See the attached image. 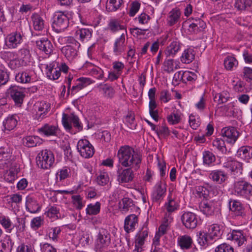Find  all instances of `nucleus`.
I'll return each mask as SVG.
<instances>
[{"label":"nucleus","instance_id":"obj_1","mask_svg":"<svg viewBox=\"0 0 252 252\" xmlns=\"http://www.w3.org/2000/svg\"><path fill=\"white\" fill-rule=\"evenodd\" d=\"M117 157L122 166L135 170L139 168L141 162L140 156L132 147L128 145L121 146L118 151Z\"/></svg>","mask_w":252,"mask_h":252},{"label":"nucleus","instance_id":"obj_2","mask_svg":"<svg viewBox=\"0 0 252 252\" xmlns=\"http://www.w3.org/2000/svg\"><path fill=\"white\" fill-rule=\"evenodd\" d=\"M36 160L38 167L43 169H48L54 163V155L51 151L43 150L39 153L36 158Z\"/></svg>","mask_w":252,"mask_h":252},{"label":"nucleus","instance_id":"obj_3","mask_svg":"<svg viewBox=\"0 0 252 252\" xmlns=\"http://www.w3.org/2000/svg\"><path fill=\"white\" fill-rule=\"evenodd\" d=\"M69 25V18L63 12H57L54 16L52 27L55 32H61L65 30Z\"/></svg>","mask_w":252,"mask_h":252},{"label":"nucleus","instance_id":"obj_4","mask_svg":"<svg viewBox=\"0 0 252 252\" xmlns=\"http://www.w3.org/2000/svg\"><path fill=\"white\" fill-rule=\"evenodd\" d=\"M62 123L65 129L68 130H70L72 129V125L77 131H80L83 129V126L80 122L79 118L73 114L68 115L63 113Z\"/></svg>","mask_w":252,"mask_h":252},{"label":"nucleus","instance_id":"obj_5","mask_svg":"<svg viewBox=\"0 0 252 252\" xmlns=\"http://www.w3.org/2000/svg\"><path fill=\"white\" fill-rule=\"evenodd\" d=\"M111 243L110 234L105 229L100 228L95 241V248L102 251L107 248Z\"/></svg>","mask_w":252,"mask_h":252},{"label":"nucleus","instance_id":"obj_6","mask_svg":"<svg viewBox=\"0 0 252 252\" xmlns=\"http://www.w3.org/2000/svg\"><path fill=\"white\" fill-rule=\"evenodd\" d=\"M8 97H10L15 105L21 106L25 97L24 91L17 86H12L7 90Z\"/></svg>","mask_w":252,"mask_h":252},{"label":"nucleus","instance_id":"obj_7","mask_svg":"<svg viewBox=\"0 0 252 252\" xmlns=\"http://www.w3.org/2000/svg\"><path fill=\"white\" fill-rule=\"evenodd\" d=\"M78 151L80 155L84 158H90L94 153V149L90 142L86 139H80L77 145Z\"/></svg>","mask_w":252,"mask_h":252},{"label":"nucleus","instance_id":"obj_8","mask_svg":"<svg viewBox=\"0 0 252 252\" xmlns=\"http://www.w3.org/2000/svg\"><path fill=\"white\" fill-rule=\"evenodd\" d=\"M183 225L187 229H193L196 227L198 218L196 214L191 212H185L181 217Z\"/></svg>","mask_w":252,"mask_h":252},{"label":"nucleus","instance_id":"obj_9","mask_svg":"<svg viewBox=\"0 0 252 252\" xmlns=\"http://www.w3.org/2000/svg\"><path fill=\"white\" fill-rule=\"evenodd\" d=\"M235 192L240 196L248 198L252 195V186L244 181L237 182L234 185Z\"/></svg>","mask_w":252,"mask_h":252},{"label":"nucleus","instance_id":"obj_10","mask_svg":"<svg viewBox=\"0 0 252 252\" xmlns=\"http://www.w3.org/2000/svg\"><path fill=\"white\" fill-rule=\"evenodd\" d=\"M23 35L20 32H13L7 35L5 39V45L8 48H17L23 41Z\"/></svg>","mask_w":252,"mask_h":252},{"label":"nucleus","instance_id":"obj_11","mask_svg":"<svg viewBox=\"0 0 252 252\" xmlns=\"http://www.w3.org/2000/svg\"><path fill=\"white\" fill-rule=\"evenodd\" d=\"M132 168L123 169L119 168L117 172V181L120 184L127 183L131 182L134 177Z\"/></svg>","mask_w":252,"mask_h":252},{"label":"nucleus","instance_id":"obj_12","mask_svg":"<svg viewBox=\"0 0 252 252\" xmlns=\"http://www.w3.org/2000/svg\"><path fill=\"white\" fill-rule=\"evenodd\" d=\"M228 203L230 211L233 212L235 216L241 217L242 218L246 217V211L245 208L240 201L230 199Z\"/></svg>","mask_w":252,"mask_h":252},{"label":"nucleus","instance_id":"obj_13","mask_svg":"<svg viewBox=\"0 0 252 252\" xmlns=\"http://www.w3.org/2000/svg\"><path fill=\"white\" fill-rule=\"evenodd\" d=\"M227 239L233 241L238 246H241L245 243L247 238L244 230L233 229L228 234Z\"/></svg>","mask_w":252,"mask_h":252},{"label":"nucleus","instance_id":"obj_14","mask_svg":"<svg viewBox=\"0 0 252 252\" xmlns=\"http://www.w3.org/2000/svg\"><path fill=\"white\" fill-rule=\"evenodd\" d=\"M187 23L189 24V31L194 34L202 32L206 27V23L199 18L189 19L187 21Z\"/></svg>","mask_w":252,"mask_h":252},{"label":"nucleus","instance_id":"obj_15","mask_svg":"<svg viewBox=\"0 0 252 252\" xmlns=\"http://www.w3.org/2000/svg\"><path fill=\"white\" fill-rule=\"evenodd\" d=\"M221 132L223 137L229 143H234L239 136L238 131L232 126L222 128Z\"/></svg>","mask_w":252,"mask_h":252},{"label":"nucleus","instance_id":"obj_16","mask_svg":"<svg viewBox=\"0 0 252 252\" xmlns=\"http://www.w3.org/2000/svg\"><path fill=\"white\" fill-rule=\"evenodd\" d=\"M223 167L227 168L231 172H241L243 170V164L236 159L229 157L223 165Z\"/></svg>","mask_w":252,"mask_h":252},{"label":"nucleus","instance_id":"obj_17","mask_svg":"<svg viewBox=\"0 0 252 252\" xmlns=\"http://www.w3.org/2000/svg\"><path fill=\"white\" fill-rule=\"evenodd\" d=\"M166 190V184L163 182H158L155 186L154 190L152 194V199L154 201H158L162 199Z\"/></svg>","mask_w":252,"mask_h":252},{"label":"nucleus","instance_id":"obj_18","mask_svg":"<svg viewBox=\"0 0 252 252\" xmlns=\"http://www.w3.org/2000/svg\"><path fill=\"white\" fill-rule=\"evenodd\" d=\"M209 178L213 182L221 184L225 182L228 179V176L224 171L216 170L212 171L209 175Z\"/></svg>","mask_w":252,"mask_h":252},{"label":"nucleus","instance_id":"obj_19","mask_svg":"<svg viewBox=\"0 0 252 252\" xmlns=\"http://www.w3.org/2000/svg\"><path fill=\"white\" fill-rule=\"evenodd\" d=\"M79 48L71 45H67L62 48L61 51L66 58L71 62L77 57Z\"/></svg>","mask_w":252,"mask_h":252},{"label":"nucleus","instance_id":"obj_20","mask_svg":"<svg viewBox=\"0 0 252 252\" xmlns=\"http://www.w3.org/2000/svg\"><path fill=\"white\" fill-rule=\"evenodd\" d=\"M138 223L137 216L131 214L127 216L125 220L124 229L127 233L132 232L135 229V225Z\"/></svg>","mask_w":252,"mask_h":252},{"label":"nucleus","instance_id":"obj_21","mask_svg":"<svg viewBox=\"0 0 252 252\" xmlns=\"http://www.w3.org/2000/svg\"><path fill=\"white\" fill-rule=\"evenodd\" d=\"M38 48L46 54H50L53 52V46L51 41L47 38H42L36 41Z\"/></svg>","mask_w":252,"mask_h":252},{"label":"nucleus","instance_id":"obj_22","mask_svg":"<svg viewBox=\"0 0 252 252\" xmlns=\"http://www.w3.org/2000/svg\"><path fill=\"white\" fill-rule=\"evenodd\" d=\"M34 109L37 111L36 115H39L38 119H42L45 114L48 112L50 109V104L46 101H42L36 102L34 105Z\"/></svg>","mask_w":252,"mask_h":252},{"label":"nucleus","instance_id":"obj_23","mask_svg":"<svg viewBox=\"0 0 252 252\" xmlns=\"http://www.w3.org/2000/svg\"><path fill=\"white\" fill-rule=\"evenodd\" d=\"M181 12L177 8L171 10L167 18V23L169 26H173L180 21Z\"/></svg>","mask_w":252,"mask_h":252},{"label":"nucleus","instance_id":"obj_24","mask_svg":"<svg viewBox=\"0 0 252 252\" xmlns=\"http://www.w3.org/2000/svg\"><path fill=\"white\" fill-rule=\"evenodd\" d=\"M125 33H122L121 36L116 39L113 47V53L115 55H121L126 49Z\"/></svg>","mask_w":252,"mask_h":252},{"label":"nucleus","instance_id":"obj_25","mask_svg":"<svg viewBox=\"0 0 252 252\" xmlns=\"http://www.w3.org/2000/svg\"><path fill=\"white\" fill-rule=\"evenodd\" d=\"M58 131V127L57 126L49 124H45L38 129L39 133L46 136H56Z\"/></svg>","mask_w":252,"mask_h":252},{"label":"nucleus","instance_id":"obj_26","mask_svg":"<svg viewBox=\"0 0 252 252\" xmlns=\"http://www.w3.org/2000/svg\"><path fill=\"white\" fill-rule=\"evenodd\" d=\"M92 83L91 80L89 78L80 77L77 79L76 83L71 88V94L77 93Z\"/></svg>","mask_w":252,"mask_h":252},{"label":"nucleus","instance_id":"obj_27","mask_svg":"<svg viewBox=\"0 0 252 252\" xmlns=\"http://www.w3.org/2000/svg\"><path fill=\"white\" fill-rule=\"evenodd\" d=\"M26 210L31 213H36L40 209V207L37 201L33 197L28 196L26 201Z\"/></svg>","mask_w":252,"mask_h":252},{"label":"nucleus","instance_id":"obj_28","mask_svg":"<svg viewBox=\"0 0 252 252\" xmlns=\"http://www.w3.org/2000/svg\"><path fill=\"white\" fill-rule=\"evenodd\" d=\"M97 88L99 92L106 98H112L114 95V90L108 84L101 83L97 86Z\"/></svg>","mask_w":252,"mask_h":252},{"label":"nucleus","instance_id":"obj_29","mask_svg":"<svg viewBox=\"0 0 252 252\" xmlns=\"http://www.w3.org/2000/svg\"><path fill=\"white\" fill-rule=\"evenodd\" d=\"M222 226L216 223L209 225L208 234L209 238L212 240L214 237H220L222 233Z\"/></svg>","mask_w":252,"mask_h":252},{"label":"nucleus","instance_id":"obj_30","mask_svg":"<svg viewBox=\"0 0 252 252\" xmlns=\"http://www.w3.org/2000/svg\"><path fill=\"white\" fill-rule=\"evenodd\" d=\"M193 241L190 236L188 235L181 236L178 238V244L183 250H188L191 247Z\"/></svg>","mask_w":252,"mask_h":252},{"label":"nucleus","instance_id":"obj_31","mask_svg":"<svg viewBox=\"0 0 252 252\" xmlns=\"http://www.w3.org/2000/svg\"><path fill=\"white\" fill-rule=\"evenodd\" d=\"M92 35V31L88 29H79L75 33V37L82 42L89 40Z\"/></svg>","mask_w":252,"mask_h":252},{"label":"nucleus","instance_id":"obj_32","mask_svg":"<svg viewBox=\"0 0 252 252\" xmlns=\"http://www.w3.org/2000/svg\"><path fill=\"white\" fill-rule=\"evenodd\" d=\"M34 29L36 31H41L45 27V21L37 13H34L32 16Z\"/></svg>","mask_w":252,"mask_h":252},{"label":"nucleus","instance_id":"obj_33","mask_svg":"<svg viewBox=\"0 0 252 252\" xmlns=\"http://www.w3.org/2000/svg\"><path fill=\"white\" fill-rule=\"evenodd\" d=\"M181 46V43L177 40L171 42L165 51L166 56H174L180 50Z\"/></svg>","mask_w":252,"mask_h":252},{"label":"nucleus","instance_id":"obj_34","mask_svg":"<svg viewBox=\"0 0 252 252\" xmlns=\"http://www.w3.org/2000/svg\"><path fill=\"white\" fill-rule=\"evenodd\" d=\"M199 207L201 212L207 216H211L214 214V206L213 203L211 201H202Z\"/></svg>","mask_w":252,"mask_h":252},{"label":"nucleus","instance_id":"obj_35","mask_svg":"<svg viewBox=\"0 0 252 252\" xmlns=\"http://www.w3.org/2000/svg\"><path fill=\"white\" fill-rule=\"evenodd\" d=\"M119 204L120 210L123 213L127 212L134 206L132 200L128 197L123 198Z\"/></svg>","mask_w":252,"mask_h":252},{"label":"nucleus","instance_id":"obj_36","mask_svg":"<svg viewBox=\"0 0 252 252\" xmlns=\"http://www.w3.org/2000/svg\"><path fill=\"white\" fill-rule=\"evenodd\" d=\"M195 57V53L192 49L189 48L184 50L181 58V60L184 63H191Z\"/></svg>","mask_w":252,"mask_h":252},{"label":"nucleus","instance_id":"obj_37","mask_svg":"<svg viewBox=\"0 0 252 252\" xmlns=\"http://www.w3.org/2000/svg\"><path fill=\"white\" fill-rule=\"evenodd\" d=\"M16 115H12L8 117L3 122L4 128L5 130L10 131L14 129L17 124V120Z\"/></svg>","mask_w":252,"mask_h":252},{"label":"nucleus","instance_id":"obj_38","mask_svg":"<svg viewBox=\"0 0 252 252\" xmlns=\"http://www.w3.org/2000/svg\"><path fill=\"white\" fill-rule=\"evenodd\" d=\"M24 144L28 147L36 146L40 143V139L38 136H28L23 139Z\"/></svg>","mask_w":252,"mask_h":252},{"label":"nucleus","instance_id":"obj_39","mask_svg":"<svg viewBox=\"0 0 252 252\" xmlns=\"http://www.w3.org/2000/svg\"><path fill=\"white\" fill-rule=\"evenodd\" d=\"M2 250L5 252H10L13 247L14 242L12 241L10 236L6 235L1 241Z\"/></svg>","mask_w":252,"mask_h":252},{"label":"nucleus","instance_id":"obj_40","mask_svg":"<svg viewBox=\"0 0 252 252\" xmlns=\"http://www.w3.org/2000/svg\"><path fill=\"white\" fill-rule=\"evenodd\" d=\"M15 80L22 84L29 83L32 81V78L28 72L21 71L16 74Z\"/></svg>","mask_w":252,"mask_h":252},{"label":"nucleus","instance_id":"obj_41","mask_svg":"<svg viewBox=\"0 0 252 252\" xmlns=\"http://www.w3.org/2000/svg\"><path fill=\"white\" fill-rule=\"evenodd\" d=\"M108 29L112 32H116L119 30H123V33H125V35L127 33L125 26L120 24V22L116 20H112L108 24Z\"/></svg>","mask_w":252,"mask_h":252},{"label":"nucleus","instance_id":"obj_42","mask_svg":"<svg viewBox=\"0 0 252 252\" xmlns=\"http://www.w3.org/2000/svg\"><path fill=\"white\" fill-rule=\"evenodd\" d=\"M238 152L241 158L247 162H249V160L252 158V147H242L239 149Z\"/></svg>","mask_w":252,"mask_h":252},{"label":"nucleus","instance_id":"obj_43","mask_svg":"<svg viewBox=\"0 0 252 252\" xmlns=\"http://www.w3.org/2000/svg\"><path fill=\"white\" fill-rule=\"evenodd\" d=\"M123 0H107L106 8L109 12L117 11L121 6Z\"/></svg>","mask_w":252,"mask_h":252},{"label":"nucleus","instance_id":"obj_44","mask_svg":"<svg viewBox=\"0 0 252 252\" xmlns=\"http://www.w3.org/2000/svg\"><path fill=\"white\" fill-rule=\"evenodd\" d=\"M252 5V0H237L235 3V7L237 10H247Z\"/></svg>","mask_w":252,"mask_h":252},{"label":"nucleus","instance_id":"obj_45","mask_svg":"<svg viewBox=\"0 0 252 252\" xmlns=\"http://www.w3.org/2000/svg\"><path fill=\"white\" fill-rule=\"evenodd\" d=\"M230 98V94L227 91H223L220 93L216 94L214 100L219 104L226 102Z\"/></svg>","mask_w":252,"mask_h":252},{"label":"nucleus","instance_id":"obj_46","mask_svg":"<svg viewBox=\"0 0 252 252\" xmlns=\"http://www.w3.org/2000/svg\"><path fill=\"white\" fill-rule=\"evenodd\" d=\"M46 75L47 77L52 80H56L59 78L61 75V69L57 68H54L53 66L47 67Z\"/></svg>","mask_w":252,"mask_h":252},{"label":"nucleus","instance_id":"obj_47","mask_svg":"<svg viewBox=\"0 0 252 252\" xmlns=\"http://www.w3.org/2000/svg\"><path fill=\"white\" fill-rule=\"evenodd\" d=\"M100 209V203L96 202L94 204H90L86 208V213L89 215H95L98 214Z\"/></svg>","mask_w":252,"mask_h":252},{"label":"nucleus","instance_id":"obj_48","mask_svg":"<svg viewBox=\"0 0 252 252\" xmlns=\"http://www.w3.org/2000/svg\"><path fill=\"white\" fill-rule=\"evenodd\" d=\"M59 212L60 208L59 206L54 205L51 206L44 214L49 218L57 219L58 218Z\"/></svg>","mask_w":252,"mask_h":252},{"label":"nucleus","instance_id":"obj_49","mask_svg":"<svg viewBox=\"0 0 252 252\" xmlns=\"http://www.w3.org/2000/svg\"><path fill=\"white\" fill-rule=\"evenodd\" d=\"M213 146L216 148L222 153H226L227 149L225 147L224 140L216 138L213 141Z\"/></svg>","mask_w":252,"mask_h":252},{"label":"nucleus","instance_id":"obj_50","mask_svg":"<svg viewBox=\"0 0 252 252\" xmlns=\"http://www.w3.org/2000/svg\"><path fill=\"white\" fill-rule=\"evenodd\" d=\"M167 120L168 122L170 125H176L179 123L181 120V117L180 114L178 112H173L167 117Z\"/></svg>","mask_w":252,"mask_h":252},{"label":"nucleus","instance_id":"obj_51","mask_svg":"<svg viewBox=\"0 0 252 252\" xmlns=\"http://www.w3.org/2000/svg\"><path fill=\"white\" fill-rule=\"evenodd\" d=\"M0 224L9 232L11 230L12 222L7 216L2 215L0 216Z\"/></svg>","mask_w":252,"mask_h":252},{"label":"nucleus","instance_id":"obj_52","mask_svg":"<svg viewBox=\"0 0 252 252\" xmlns=\"http://www.w3.org/2000/svg\"><path fill=\"white\" fill-rule=\"evenodd\" d=\"M96 181L100 186L106 185L109 181L108 174L105 172H100L96 178Z\"/></svg>","mask_w":252,"mask_h":252},{"label":"nucleus","instance_id":"obj_53","mask_svg":"<svg viewBox=\"0 0 252 252\" xmlns=\"http://www.w3.org/2000/svg\"><path fill=\"white\" fill-rule=\"evenodd\" d=\"M183 83L188 82H193L197 79V75L193 72L189 71H185L183 72Z\"/></svg>","mask_w":252,"mask_h":252},{"label":"nucleus","instance_id":"obj_54","mask_svg":"<svg viewBox=\"0 0 252 252\" xmlns=\"http://www.w3.org/2000/svg\"><path fill=\"white\" fill-rule=\"evenodd\" d=\"M204 163L210 165L216 160L215 155L210 151H205L203 154Z\"/></svg>","mask_w":252,"mask_h":252},{"label":"nucleus","instance_id":"obj_55","mask_svg":"<svg viewBox=\"0 0 252 252\" xmlns=\"http://www.w3.org/2000/svg\"><path fill=\"white\" fill-rule=\"evenodd\" d=\"M198 236L197 242L201 246H205L210 243L209 237L205 232H200Z\"/></svg>","mask_w":252,"mask_h":252},{"label":"nucleus","instance_id":"obj_56","mask_svg":"<svg viewBox=\"0 0 252 252\" xmlns=\"http://www.w3.org/2000/svg\"><path fill=\"white\" fill-rule=\"evenodd\" d=\"M237 63L236 59L231 56L227 57L224 61L225 67L228 70H231Z\"/></svg>","mask_w":252,"mask_h":252},{"label":"nucleus","instance_id":"obj_57","mask_svg":"<svg viewBox=\"0 0 252 252\" xmlns=\"http://www.w3.org/2000/svg\"><path fill=\"white\" fill-rule=\"evenodd\" d=\"M215 252H234V249L229 244L224 243L216 248Z\"/></svg>","mask_w":252,"mask_h":252},{"label":"nucleus","instance_id":"obj_58","mask_svg":"<svg viewBox=\"0 0 252 252\" xmlns=\"http://www.w3.org/2000/svg\"><path fill=\"white\" fill-rule=\"evenodd\" d=\"M165 206L167 211V213L171 214L172 212L177 210L178 205L175 200L169 199L168 203L165 204Z\"/></svg>","mask_w":252,"mask_h":252},{"label":"nucleus","instance_id":"obj_59","mask_svg":"<svg viewBox=\"0 0 252 252\" xmlns=\"http://www.w3.org/2000/svg\"><path fill=\"white\" fill-rule=\"evenodd\" d=\"M24 60L17 58L10 61L8 66L12 69H15L22 66Z\"/></svg>","mask_w":252,"mask_h":252},{"label":"nucleus","instance_id":"obj_60","mask_svg":"<svg viewBox=\"0 0 252 252\" xmlns=\"http://www.w3.org/2000/svg\"><path fill=\"white\" fill-rule=\"evenodd\" d=\"M158 136H161L164 138H166L170 134V130L169 128L165 126H162L159 127L155 131Z\"/></svg>","mask_w":252,"mask_h":252},{"label":"nucleus","instance_id":"obj_61","mask_svg":"<svg viewBox=\"0 0 252 252\" xmlns=\"http://www.w3.org/2000/svg\"><path fill=\"white\" fill-rule=\"evenodd\" d=\"M141 4L138 1H133L130 4L129 15L133 17L140 9Z\"/></svg>","mask_w":252,"mask_h":252},{"label":"nucleus","instance_id":"obj_62","mask_svg":"<svg viewBox=\"0 0 252 252\" xmlns=\"http://www.w3.org/2000/svg\"><path fill=\"white\" fill-rule=\"evenodd\" d=\"M165 70L168 73L174 71L175 68H177L176 66H174V60L173 59H168L164 62Z\"/></svg>","mask_w":252,"mask_h":252},{"label":"nucleus","instance_id":"obj_63","mask_svg":"<svg viewBox=\"0 0 252 252\" xmlns=\"http://www.w3.org/2000/svg\"><path fill=\"white\" fill-rule=\"evenodd\" d=\"M51 231L49 233V237L53 241H57L58 235L60 234L61 230L59 227L53 228Z\"/></svg>","mask_w":252,"mask_h":252},{"label":"nucleus","instance_id":"obj_64","mask_svg":"<svg viewBox=\"0 0 252 252\" xmlns=\"http://www.w3.org/2000/svg\"><path fill=\"white\" fill-rule=\"evenodd\" d=\"M40 249L41 252H57L56 249L48 243L40 245Z\"/></svg>","mask_w":252,"mask_h":252}]
</instances>
